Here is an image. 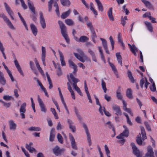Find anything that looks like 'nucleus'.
<instances>
[{"mask_svg":"<svg viewBox=\"0 0 157 157\" xmlns=\"http://www.w3.org/2000/svg\"><path fill=\"white\" fill-rule=\"evenodd\" d=\"M142 1L144 3L147 8L149 9H151L153 8L152 6L149 2L146 0H142Z\"/></svg>","mask_w":157,"mask_h":157,"instance_id":"nucleus-29","label":"nucleus"},{"mask_svg":"<svg viewBox=\"0 0 157 157\" xmlns=\"http://www.w3.org/2000/svg\"><path fill=\"white\" fill-rule=\"evenodd\" d=\"M26 148L30 152L32 153L33 152H36V149L33 147H29L28 145H26L25 146Z\"/></svg>","mask_w":157,"mask_h":157,"instance_id":"nucleus-45","label":"nucleus"},{"mask_svg":"<svg viewBox=\"0 0 157 157\" xmlns=\"http://www.w3.org/2000/svg\"><path fill=\"white\" fill-rule=\"evenodd\" d=\"M57 75L59 76H60L62 75L61 70L59 65L58 66V70L57 71Z\"/></svg>","mask_w":157,"mask_h":157,"instance_id":"nucleus-52","label":"nucleus"},{"mask_svg":"<svg viewBox=\"0 0 157 157\" xmlns=\"http://www.w3.org/2000/svg\"><path fill=\"white\" fill-rule=\"evenodd\" d=\"M126 95L127 97L130 99L133 98L131 90L130 89H128L126 91Z\"/></svg>","mask_w":157,"mask_h":157,"instance_id":"nucleus-38","label":"nucleus"},{"mask_svg":"<svg viewBox=\"0 0 157 157\" xmlns=\"http://www.w3.org/2000/svg\"><path fill=\"white\" fill-rule=\"evenodd\" d=\"M69 63L70 66H71L72 67V68L74 69V71H73V73L74 74H75L76 71H77V65L75 64L71 60H69Z\"/></svg>","mask_w":157,"mask_h":157,"instance_id":"nucleus-24","label":"nucleus"},{"mask_svg":"<svg viewBox=\"0 0 157 157\" xmlns=\"http://www.w3.org/2000/svg\"><path fill=\"white\" fill-rule=\"evenodd\" d=\"M57 138L58 141L61 144L63 143V138L61 135L59 134L58 133L57 135Z\"/></svg>","mask_w":157,"mask_h":157,"instance_id":"nucleus-49","label":"nucleus"},{"mask_svg":"<svg viewBox=\"0 0 157 157\" xmlns=\"http://www.w3.org/2000/svg\"><path fill=\"white\" fill-rule=\"evenodd\" d=\"M58 23L59 25L62 35L67 33L66 27L63 22L60 21H59Z\"/></svg>","mask_w":157,"mask_h":157,"instance_id":"nucleus-8","label":"nucleus"},{"mask_svg":"<svg viewBox=\"0 0 157 157\" xmlns=\"http://www.w3.org/2000/svg\"><path fill=\"white\" fill-rule=\"evenodd\" d=\"M29 130L31 131H40L41 130L40 128L39 127H31L29 128Z\"/></svg>","mask_w":157,"mask_h":157,"instance_id":"nucleus-48","label":"nucleus"},{"mask_svg":"<svg viewBox=\"0 0 157 157\" xmlns=\"http://www.w3.org/2000/svg\"><path fill=\"white\" fill-rule=\"evenodd\" d=\"M109 64L113 72L117 70L115 66L113 64V63L109 62Z\"/></svg>","mask_w":157,"mask_h":157,"instance_id":"nucleus-63","label":"nucleus"},{"mask_svg":"<svg viewBox=\"0 0 157 157\" xmlns=\"http://www.w3.org/2000/svg\"><path fill=\"white\" fill-rule=\"evenodd\" d=\"M85 20V21L86 22V25H87V27H88V24H91V25H93L92 23L91 22L89 21H88V18L87 17H85L84 18Z\"/></svg>","mask_w":157,"mask_h":157,"instance_id":"nucleus-59","label":"nucleus"},{"mask_svg":"<svg viewBox=\"0 0 157 157\" xmlns=\"http://www.w3.org/2000/svg\"><path fill=\"white\" fill-rule=\"evenodd\" d=\"M26 104L25 102H24L21 105L19 110L20 112H25L26 106Z\"/></svg>","mask_w":157,"mask_h":157,"instance_id":"nucleus-37","label":"nucleus"},{"mask_svg":"<svg viewBox=\"0 0 157 157\" xmlns=\"http://www.w3.org/2000/svg\"><path fill=\"white\" fill-rule=\"evenodd\" d=\"M103 111L105 114L107 116H111V114L108 111H106L105 110V108L104 107H103Z\"/></svg>","mask_w":157,"mask_h":157,"instance_id":"nucleus-62","label":"nucleus"},{"mask_svg":"<svg viewBox=\"0 0 157 157\" xmlns=\"http://www.w3.org/2000/svg\"><path fill=\"white\" fill-rule=\"evenodd\" d=\"M41 60L43 63V65L45 66L46 65L45 63V58L46 56V49L45 48L44 46H42L41 47Z\"/></svg>","mask_w":157,"mask_h":157,"instance_id":"nucleus-12","label":"nucleus"},{"mask_svg":"<svg viewBox=\"0 0 157 157\" xmlns=\"http://www.w3.org/2000/svg\"><path fill=\"white\" fill-rule=\"evenodd\" d=\"M4 4L6 10L8 14L9 15H10L11 13H13V11L9 7V6L7 5V4L6 2H4Z\"/></svg>","mask_w":157,"mask_h":157,"instance_id":"nucleus-36","label":"nucleus"},{"mask_svg":"<svg viewBox=\"0 0 157 157\" xmlns=\"http://www.w3.org/2000/svg\"><path fill=\"white\" fill-rule=\"evenodd\" d=\"M131 146L133 150V153L137 157V148L135 145V144L133 142L131 144Z\"/></svg>","mask_w":157,"mask_h":157,"instance_id":"nucleus-25","label":"nucleus"},{"mask_svg":"<svg viewBox=\"0 0 157 157\" xmlns=\"http://www.w3.org/2000/svg\"><path fill=\"white\" fill-rule=\"evenodd\" d=\"M121 22L122 25H123V26H124L126 24V21L124 19V17H121Z\"/></svg>","mask_w":157,"mask_h":157,"instance_id":"nucleus-64","label":"nucleus"},{"mask_svg":"<svg viewBox=\"0 0 157 157\" xmlns=\"http://www.w3.org/2000/svg\"><path fill=\"white\" fill-rule=\"evenodd\" d=\"M117 97L118 99L122 100V97L121 95L120 92H118V91H116Z\"/></svg>","mask_w":157,"mask_h":157,"instance_id":"nucleus-55","label":"nucleus"},{"mask_svg":"<svg viewBox=\"0 0 157 157\" xmlns=\"http://www.w3.org/2000/svg\"><path fill=\"white\" fill-rule=\"evenodd\" d=\"M20 2H21V6H22V7H23V8L24 10H25V9H27V5L25 3V2L23 0H22Z\"/></svg>","mask_w":157,"mask_h":157,"instance_id":"nucleus-56","label":"nucleus"},{"mask_svg":"<svg viewBox=\"0 0 157 157\" xmlns=\"http://www.w3.org/2000/svg\"><path fill=\"white\" fill-rule=\"evenodd\" d=\"M53 3L54 6L56 8V9L55 10L56 12L58 15H59L60 13L59 10V8L58 4L56 1H54Z\"/></svg>","mask_w":157,"mask_h":157,"instance_id":"nucleus-40","label":"nucleus"},{"mask_svg":"<svg viewBox=\"0 0 157 157\" xmlns=\"http://www.w3.org/2000/svg\"><path fill=\"white\" fill-rule=\"evenodd\" d=\"M123 127L124 128V130L121 133L123 136L127 137L129 135V132L126 126L123 125Z\"/></svg>","mask_w":157,"mask_h":157,"instance_id":"nucleus-28","label":"nucleus"},{"mask_svg":"<svg viewBox=\"0 0 157 157\" xmlns=\"http://www.w3.org/2000/svg\"><path fill=\"white\" fill-rule=\"evenodd\" d=\"M150 89L152 91L154 92L155 91L156 87L154 82H153L152 85L150 86Z\"/></svg>","mask_w":157,"mask_h":157,"instance_id":"nucleus-53","label":"nucleus"},{"mask_svg":"<svg viewBox=\"0 0 157 157\" xmlns=\"http://www.w3.org/2000/svg\"><path fill=\"white\" fill-rule=\"evenodd\" d=\"M116 55L117 58V60L119 64L122 66V61L121 56L120 55V52H117L116 54Z\"/></svg>","mask_w":157,"mask_h":157,"instance_id":"nucleus-30","label":"nucleus"},{"mask_svg":"<svg viewBox=\"0 0 157 157\" xmlns=\"http://www.w3.org/2000/svg\"><path fill=\"white\" fill-rule=\"evenodd\" d=\"M62 36L65 39L66 42L67 44H69L70 43V39L68 36L67 33L62 34Z\"/></svg>","mask_w":157,"mask_h":157,"instance_id":"nucleus-50","label":"nucleus"},{"mask_svg":"<svg viewBox=\"0 0 157 157\" xmlns=\"http://www.w3.org/2000/svg\"><path fill=\"white\" fill-rule=\"evenodd\" d=\"M145 155L146 157H155L152 148L151 146L148 147L147 152Z\"/></svg>","mask_w":157,"mask_h":157,"instance_id":"nucleus-14","label":"nucleus"},{"mask_svg":"<svg viewBox=\"0 0 157 157\" xmlns=\"http://www.w3.org/2000/svg\"><path fill=\"white\" fill-rule=\"evenodd\" d=\"M88 25V28L90 29V31L91 32V37L92 40L94 42H95V39L97 37V36L96 35L94 28H93V25H91L90 24H89Z\"/></svg>","mask_w":157,"mask_h":157,"instance_id":"nucleus-7","label":"nucleus"},{"mask_svg":"<svg viewBox=\"0 0 157 157\" xmlns=\"http://www.w3.org/2000/svg\"><path fill=\"white\" fill-rule=\"evenodd\" d=\"M128 45L131 51L134 55L136 56V51L137 50L136 46L134 44H133L132 45H131L129 44H128Z\"/></svg>","mask_w":157,"mask_h":157,"instance_id":"nucleus-23","label":"nucleus"},{"mask_svg":"<svg viewBox=\"0 0 157 157\" xmlns=\"http://www.w3.org/2000/svg\"><path fill=\"white\" fill-rule=\"evenodd\" d=\"M55 129L54 128H52L51 129L49 137V140L50 141L52 142L54 140L55 137Z\"/></svg>","mask_w":157,"mask_h":157,"instance_id":"nucleus-27","label":"nucleus"},{"mask_svg":"<svg viewBox=\"0 0 157 157\" xmlns=\"http://www.w3.org/2000/svg\"><path fill=\"white\" fill-rule=\"evenodd\" d=\"M37 96L38 101L40 108L41 111L42 112L45 113L47 111V109L45 107L44 104L42 100L40 98L39 95H38Z\"/></svg>","mask_w":157,"mask_h":157,"instance_id":"nucleus-10","label":"nucleus"},{"mask_svg":"<svg viewBox=\"0 0 157 157\" xmlns=\"http://www.w3.org/2000/svg\"><path fill=\"white\" fill-rule=\"evenodd\" d=\"M101 85L104 92L105 93H106L107 90V89L106 87V83L103 79H101Z\"/></svg>","mask_w":157,"mask_h":157,"instance_id":"nucleus-42","label":"nucleus"},{"mask_svg":"<svg viewBox=\"0 0 157 157\" xmlns=\"http://www.w3.org/2000/svg\"><path fill=\"white\" fill-rule=\"evenodd\" d=\"M95 1L97 4L99 10L102 12L103 11V8L101 2L99 0H95Z\"/></svg>","mask_w":157,"mask_h":157,"instance_id":"nucleus-32","label":"nucleus"},{"mask_svg":"<svg viewBox=\"0 0 157 157\" xmlns=\"http://www.w3.org/2000/svg\"><path fill=\"white\" fill-rule=\"evenodd\" d=\"M112 10L113 8L112 7L109 8L107 14L109 19L112 21H113L114 18L112 15Z\"/></svg>","mask_w":157,"mask_h":157,"instance_id":"nucleus-26","label":"nucleus"},{"mask_svg":"<svg viewBox=\"0 0 157 157\" xmlns=\"http://www.w3.org/2000/svg\"><path fill=\"white\" fill-rule=\"evenodd\" d=\"M105 150L106 154L107 155H110V151L108 148V147L106 145H105Z\"/></svg>","mask_w":157,"mask_h":157,"instance_id":"nucleus-57","label":"nucleus"},{"mask_svg":"<svg viewBox=\"0 0 157 157\" xmlns=\"http://www.w3.org/2000/svg\"><path fill=\"white\" fill-rule=\"evenodd\" d=\"M145 23L147 28L148 30L150 32H152L153 31V27L151 24L150 22L147 21L145 22Z\"/></svg>","mask_w":157,"mask_h":157,"instance_id":"nucleus-34","label":"nucleus"},{"mask_svg":"<svg viewBox=\"0 0 157 157\" xmlns=\"http://www.w3.org/2000/svg\"><path fill=\"white\" fill-rule=\"evenodd\" d=\"M127 74L128 77L131 82L132 83H134L135 80L132 76L131 71L129 70H128Z\"/></svg>","mask_w":157,"mask_h":157,"instance_id":"nucleus-35","label":"nucleus"},{"mask_svg":"<svg viewBox=\"0 0 157 157\" xmlns=\"http://www.w3.org/2000/svg\"><path fill=\"white\" fill-rule=\"evenodd\" d=\"M140 128L141 130V132L142 134V138H141V136L140 137L138 136V144L140 145H141L142 144L144 145L145 144V143L144 142H143V141H144L147 138L146 133L143 126H140Z\"/></svg>","mask_w":157,"mask_h":157,"instance_id":"nucleus-2","label":"nucleus"},{"mask_svg":"<svg viewBox=\"0 0 157 157\" xmlns=\"http://www.w3.org/2000/svg\"><path fill=\"white\" fill-rule=\"evenodd\" d=\"M71 13V10H69L63 13L61 15V17L63 19H65Z\"/></svg>","mask_w":157,"mask_h":157,"instance_id":"nucleus-39","label":"nucleus"},{"mask_svg":"<svg viewBox=\"0 0 157 157\" xmlns=\"http://www.w3.org/2000/svg\"><path fill=\"white\" fill-rule=\"evenodd\" d=\"M88 40V38L85 36H81L79 38L80 42H85L86 41Z\"/></svg>","mask_w":157,"mask_h":157,"instance_id":"nucleus-41","label":"nucleus"},{"mask_svg":"<svg viewBox=\"0 0 157 157\" xmlns=\"http://www.w3.org/2000/svg\"><path fill=\"white\" fill-rule=\"evenodd\" d=\"M52 150L54 154L56 156L61 155L65 151L64 148L60 149L59 147L57 146L54 147Z\"/></svg>","mask_w":157,"mask_h":157,"instance_id":"nucleus-5","label":"nucleus"},{"mask_svg":"<svg viewBox=\"0 0 157 157\" xmlns=\"http://www.w3.org/2000/svg\"><path fill=\"white\" fill-rule=\"evenodd\" d=\"M0 17L3 19L4 21L6 23L11 29H15L11 21L7 18V17L5 15L4 13H2L1 14L0 13Z\"/></svg>","mask_w":157,"mask_h":157,"instance_id":"nucleus-4","label":"nucleus"},{"mask_svg":"<svg viewBox=\"0 0 157 157\" xmlns=\"http://www.w3.org/2000/svg\"><path fill=\"white\" fill-rule=\"evenodd\" d=\"M123 114L127 118V123L130 125H132V123L130 121L128 114L125 113H123Z\"/></svg>","mask_w":157,"mask_h":157,"instance_id":"nucleus-44","label":"nucleus"},{"mask_svg":"<svg viewBox=\"0 0 157 157\" xmlns=\"http://www.w3.org/2000/svg\"><path fill=\"white\" fill-rule=\"evenodd\" d=\"M55 1L54 0H50L48 2V11L50 12L52 10V3H54Z\"/></svg>","mask_w":157,"mask_h":157,"instance_id":"nucleus-43","label":"nucleus"},{"mask_svg":"<svg viewBox=\"0 0 157 157\" xmlns=\"http://www.w3.org/2000/svg\"><path fill=\"white\" fill-rule=\"evenodd\" d=\"M67 122L69 125V128L73 132H75L76 131V128L75 126L73 125L74 124L73 122L70 119H68Z\"/></svg>","mask_w":157,"mask_h":157,"instance_id":"nucleus-18","label":"nucleus"},{"mask_svg":"<svg viewBox=\"0 0 157 157\" xmlns=\"http://www.w3.org/2000/svg\"><path fill=\"white\" fill-rule=\"evenodd\" d=\"M61 4L64 6H69L71 4L69 0H60Z\"/></svg>","mask_w":157,"mask_h":157,"instance_id":"nucleus-33","label":"nucleus"},{"mask_svg":"<svg viewBox=\"0 0 157 157\" xmlns=\"http://www.w3.org/2000/svg\"><path fill=\"white\" fill-rule=\"evenodd\" d=\"M69 136L70 140L71 141V144L72 148L73 149H75L76 150H77L78 148L76 146L75 140L73 136L71 133H69Z\"/></svg>","mask_w":157,"mask_h":157,"instance_id":"nucleus-9","label":"nucleus"},{"mask_svg":"<svg viewBox=\"0 0 157 157\" xmlns=\"http://www.w3.org/2000/svg\"><path fill=\"white\" fill-rule=\"evenodd\" d=\"M29 65L30 67L31 68V70L33 71H34V73L36 74V72L35 71V69L34 65L33 62L32 61H30L29 62Z\"/></svg>","mask_w":157,"mask_h":157,"instance_id":"nucleus-51","label":"nucleus"},{"mask_svg":"<svg viewBox=\"0 0 157 157\" xmlns=\"http://www.w3.org/2000/svg\"><path fill=\"white\" fill-rule=\"evenodd\" d=\"M27 3L29 7L33 13H35V8L33 4L30 0L27 1Z\"/></svg>","mask_w":157,"mask_h":157,"instance_id":"nucleus-20","label":"nucleus"},{"mask_svg":"<svg viewBox=\"0 0 157 157\" xmlns=\"http://www.w3.org/2000/svg\"><path fill=\"white\" fill-rule=\"evenodd\" d=\"M70 77L73 82V86L75 90L81 96H82V94L79 88L77 86V83L79 81V80L74 77L72 74L70 73Z\"/></svg>","mask_w":157,"mask_h":157,"instance_id":"nucleus-1","label":"nucleus"},{"mask_svg":"<svg viewBox=\"0 0 157 157\" xmlns=\"http://www.w3.org/2000/svg\"><path fill=\"white\" fill-rule=\"evenodd\" d=\"M6 83V80L2 72L0 71V84L2 86H4Z\"/></svg>","mask_w":157,"mask_h":157,"instance_id":"nucleus-17","label":"nucleus"},{"mask_svg":"<svg viewBox=\"0 0 157 157\" xmlns=\"http://www.w3.org/2000/svg\"><path fill=\"white\" fill-rule=\"evenodd\" d=\"M40 21L42 27L44 29L46 27V24L45 20L43 16V14L42 12L40 11Z\"/></svg>","mask_w":157,"mask_h":157,"instance_id":"nucleus-11","label":"nucleus"},{"mask_svg":"<svg viewBox=\"0 0 157 157\" xmlns=\"http://www.w3.org/2000/svg\"><path fill=\"white\" fill-rule=\"evenodd\" d=\"M100 40L102 41L103 47L104 49L107 48L106 41L104 39L100 38Z\"/></svg>","mask_w":157,"mask_h":157,"instance_id":"nucleus-46","label":"nucleus"},{"mask_svg":"<svg viewBox=\"0 0 157 157\" xmlns=\"http://www.w3.org/2000/svg\"><path fill=\"white\" fill-rule=\"evenodd\" d=\"M88 52L90 54L92 57V60L95 62H97V59L95 57V54L94 52L91 49H89L88 50Z\"/></svg>","mask_w":157,"mask_h":157,"instance_id":"nucleus-31","label":"nucleus"},{"mask_svg":"<svg viewBox=\"0 0 157 157\" xmlns=\"http://www.w3.org/2000/svg\"><path fill=\"white\" fill-rule=\"evenodd\" d=\"M9 125L10 130H15L16 128L17 124L14 122L12 120L9 121Z\"/></svg>","mask_w":157,"mask_h":157,"instance_id":"nucleus-21","label":"nucleus"},{"mask_svg":"<svg viewBox=\"0 0 157 157\" xmlns=\"http://www.w3.org/2000/svg\"><path fill=\"white\" fill-rule=\"evenodd\" d=\"M151 15L150 13L149 12H147L143 15V17L144 18L148 17L149 18V17H151Z\"/></svg>","mask_w":157,"mask_h":157,"instance_id":"nucleus-58","label":"nucleus"},{"mask_svg":"<svg viewBox=\"0 0 157 157\" xmlns=\"http://www.w3.org/2000/svg\"><path fill=\"white\" fill-rule=\"evenodd\" d=\"M144 124L146 128L149 131H151V128L149 124L146 121H145L144 122Z\"/></svg>","mask_w":157,"mask_h":157,"instance_id":"nucleus-54","label":"nucleus"},{"mask_svg":"<svg viewBox=\"0 0 157 157\" xmlns=\"http://www.w3.org/2000/svg\"><path fill=\"white\" fill-rule=\"evenodd\" d=\"M58 52L59 55L60 60L62 66H65L66 65L65 62L64 60V57L62 52L60 50H58Z\"/></svg>","mask_w":157,"mask_h":157,"instance_id":"nucleus-19","label":"nucleus"},{"mask_svg":"<svg viewBox=\"0 0 157 157\" xmlns=\"http://www.w3.org/2000/svg\"><path fill=\"white\" fill-rule=\"evenodd\" d=\"M30 29L33 34L36 36L38 30L36 26L33 24H31L30 25Z\"/></svg>","mask_w":157,"mask_h":157,"instance_id":"nucleus-16","label":"nucleus"},{"mask_svg":"<svg viewBox=\"0 0 157 157\" xmlns=\"http://www.w3.org/2000/svg\"><path fill=\"white\" fill-rule=\"evenodd\" d=\"M112 108L116 112L115 114L120 116L122 115L121 111L119 106L116 105H112Z\"/></svg>","mask_w":157,"mask_h":157,"instance_id":"nucleus-13","label":"nucleus"},{"mask_svg":"<svg viewBox=\"0 0 157 157\" xmlns=\"http://www.w3.org/2000/svg\"><path fill=\"white\" fill-rule=\"evenodd\" d=\"M63 128V126L61 125L60 122H59L56 127L57 129L59 130H61Z\"/></svg>","mask_w":157,"mask_h":157,"instance_id":"nucleus-61","label":"nucleus"},{"mask_svg":"<svg viewBox=\"0 0 157 157\" xmlns=\"http://www.w3.org/2000/svg\"><path fill=\"white\" fill-rule=\"evenodd\" d=\"M82 126L83 128L85 130V132L87 135V139L88 142L89 143V145L90 146L91 144V140L90 135L87 126L86 124L84 123H82Z\"/></svg>","mask_w":157,"mask_h":157,"instance_id":"nucleus-6","label":"nucleus"},{"mask_svg":"<svg viewBox=\"0 0 157 157\" xmlns=\"http://www.w3.org/2000/svg\"><path fill=\"white\" fill-rule=\"evenodd\" d=\"M14 59H15L14 63L15 67L17 69L18 71L20 73V74L22 76H24V74L23 72L22 71V70L21 67L18 63L15 57H14Z\"/></svg>","mask_w":157,"mask_h":157,"instance_id":"nucleus-15","label":"nucleus"},{"mask_svg":"<svg viewBox=\"0 0 157 157\" xmlns=\"http://www.w3.org/2000/svg\"><path fill=\"white\" fill-rule=\"evenodd\" d=\"M34 61L36 65V67L37 68L39 71L41 73L42 75H44V71L42 70L41 68L40 67L39 62L36 58H35L34 59Z\"/></svg>","mask_w":157,"mask_h":157,"instance_id":"nucleus-22","label":"nucleus"},{"mask_svg":"<svg viewBox=\"0 0 157 157\" xmlns=\"http://www.w3.org/2000/svg\"><path fill=\"white\" fill-rule=\"evenodd\" d=\"M77 51L80 54V55H78L77 53H74V54L75 56L79 61L83 63L85 61L82 57H84L86 59H88L89 61L90 62V59H88V57L85 55L83 52L80 49H77Z\"/></svg>","mask_w":157,"mask_h":157,"instance_id":"nucleus-3","label":"nucleus"},{"mask_svg":"<svg viewBox=\"0 0 157 157\" xmlns=\"http://www.w3.org/2000/svg\"><path fill=\"white\" fill-rule=\"evenodd\" d=\"M65 22V23L68 25H71L74 24V22L72 19H66Z\"/></svg>","mask_w":157,"mask_h":157,"instance_id":"nucleus-47","label":"nucleus"},{"mask_svg":"<svg viewBox=\"0 0 157 157\" xmlns=\"http://www.w3.org/2000/svg\"><path fill=\"white\" fill-rule=\"evenodd\" d=\"M11 98V97L8 95H5L3 97V98L6 101L10 100Z\"/></svg>","mask_w":157,"mask_h":157,"instance_id":"nucleus-60","label":"nucleus"}]
</instances>
